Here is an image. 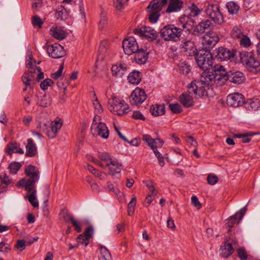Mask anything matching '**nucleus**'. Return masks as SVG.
I'll return each mask as SVG.
<instances>
[{"label":"nucleus","instance_id":"6e6552de","mask_svg":"<svg viewBox=\"0 0 260 260\" xmlns=\"http://www.w3.org/2000/svg\"><path fill=\"white\" fill-rule=\"evenodd\" d=\"M206 13L214 23L220 24L223 22V17L218 5H208L206 9Z\"/></svg>","mask_w":260,"mask_h":260},{"label":"nucleus","instance_id":"cd10ccee","mask_svg":"<svg viewBox=\"0 0 260 260\" xmlns=\"http://www.w3.org/2000/svg\"><path fill=\"white\" fill-rule=\"evenodd\" d=\"M210 20L207 19L201 21L197 26L196 29L198 32L204 33L207 30H209L212 27Z\"/></svg>","mask_w":260,"mask_h":260},{"label":"nucleus","instance_id":"7ed1b4c3","mask_svg":"<svg viewBox=\"0 0 260 260\" xmlns=\"http://www.w3.org/2000/svg\"><path fill=\"white\" fill-rule=\"evenodd\" d=\"M200 83L197 82L196 80L192 81L188 86L187 91L179 96V101L184 107L188 108L193 106V95L197 98L204 95L205 88L200 86Z\"/></svg>","mask_w":260,"mask_h":260},{"label":"nucleus","instance_id":"09e8293b","mask_svg":"<svg viewBox=\"0 0 260 260\" xmlns=\"http://www.w3.org/2000/svg\"><path fill=\"white\" fill-rule=\"evenodd\" d=\"M136 202V197L135 196H133L131 201L127 205L128 215L131 216L134 213Z\"/></svg>","mask_w":260,"mask_h":260},{"label":"nucleus","instance_id":"f257e3e1","mask_svg":"<svg viewBox=\"0 0 260 260\" xmlns=\"http://www.w3.org/2000/svg\"><path fill=\"white\" fill-rule=\"evenodd\" d=\"M193 24V21L188 16H182L179 18L178 23L181 27H177L173 24L167 25L161 29L160 36L166 41L177 42L183 35V30H191Z\"/></svg>","mask_w":260,"mask_h":260},{"label":"nucleus","instance_id":"2eb2a0df","mask_svg":"<svg viewBox=\"0 0 260 260\" xmlns=\"http://www.w3.org/2000/svg\"><path fill=\"white\" fill-rule=\"evenodd\" d=\"M236 51L231 50L229 49L219 47L216 50V57L220 61L227 60L233 58L235 55Z\"/></svg>","mask_w":260,"mask_h":260},{"label":"nucleus","instance_id":"72a5a7b5","mask_svg":"<svg viewBox=\"0 0 260 260\" xmlns=\"http://www.w3.org/2000/svg\"><path fill=\"white\" fill-rule=\"evenodd\" d=\"M246 108L249 111H256L259 107V101L257 99H249L245 103Z\"/></svg>","mask_w":260,"mask_h":260},{"label":"nucleus","instance_id":"c9c22d12","mask_svg":"<svg viewBox=\"0 0 260 260\" xmlns=\"http://www.w3.org/2000/svg\"><path fill=\"white\" fill-rule=\"evenodd\" d=\"M51 102V96L48 94H45L38 99L37 104L40 107L45 108L49 106Z\"/></svg>","mask_w":260,"mask_h":260},{"label":"nucleus","instance_id":"aec40b11","mask_svg":"<svg viewBox=\"0 0 260 260\" xmlns=\"http://www.w3.org/2000/svg\"><path fill=\"white\" fill-rule=\"evenodd\" d=\"M5 151L10 156H12L13 153L21 154L24 153V150L21 148L19 145L15 142L9 143L6 147Z\"/></svg>","mask_w":260,"mask_h":260},{"label":"nucleus","instance_id":"bf43d9fd","mask_svg":"<svg viewBox=\"0 0 260 260\" xmlns=\"http://www.w3.org/2000/svg\"><path fill=\"white\" fill-rule=\"evenodd\" d=\"M25 246L26 242L24 240H18L14 247L19 251H22L25 248Z\"/></svg>","mask_w":260,"mask_h":260},{"label":"nucleus","instance_id":"79ce46f5","mask_svg":"<svg viewBox=\"0 0 260 260\" xmlns=\"http://www.w3.org/2000/svg\"><path fill=\"white\" fill-rule=\"evenodd\" d=\"M22 80L23 84L26 86L23 89V91H26L27 87H29L30 89H32L33 88L35 81H32V80L29 79L28 76H27L26 73H24L22 75Z\"/></svg>","mask_w":260,"mask_h":260},{"label":"nucleus","instance_id":"e2e57ef3","mask_svg":"<svg viewBox=\"0 0 260 260\" xmlns=\"http://www.w3.org/2000/svg\"><path fill=\"white\" fill-rule=\"evenodd\" d=\"M85 168L89 170L91 173H92L93 174L95 175V177H101V173L99 172V171L96 170L95 168H93V166L87 164Z\"/></svg>","mask_w":260,"mask_h":260},{"label":"nucleus","instance_id":"4d7b16f0","mask_svg":"<svg viewBox=\"0 0 260 260\" xmlns=\"http://www.w3.org/2000/svg\"><path fill=\"white\" fill-rule=\"evenodd\" d=\"M77 241L78 243L84 245L85 246H86L89 243V240L84 234H80L77 237Z\"/></svg>","mask_w":260,"mask_h":260},{"label":"nucleus","instance_id":"3c124183","mask_svg":"<svg viewBox=\"0 0 260 260\" xmlns=\"http://www.w3.org/2000/svg\"><path fill=\"white\" fill-rule=\"evenodd\" d=\"M237 255L241 260H246L248 255L245 249L243 247L239 248L237 250Z\"/></svg>","mask_w":260,"mask_h":260},{"label":"nucleus","instance_id":"ea45409f","mask_svg":"<svg viewBox=\"0 0 260 260\" xmlns=\"http://www.w3.org/2000/svg\"><path fill=\"white\" fill-rule=\"evenodd\" d=\"M224 241L225 243H227L228 244H230L234 250L238 246L237 238L232 234H230L229 237L226 236Z\"/></svg>","mask_w":260,"mask_h":260},{"label":"nucleus","instance_id":"a19ab883","mask_svg":"<svg viewBox=\"0 0 260 260\" xmlns=\"http://www.w3.org/2000/svg\"><path fill=\"white\" fill-rule=\"evenodd\" d=\"M226 6L229 12L231 14H236L239 10V5L234 2H230Z\"/></svg>","mask_w":260,"mask_h":260},{"label":"nucleus","instance_id":"ddd939ff","mask_svg":"<svg viewBox=\"0 0 260 260\" xmlns=\"http://www.w3.org/2000/svg\"><path fill=\"white\" fill-rule=\"evenodd\" d=\"M122 47L125 54L130 55L138 50V46L134 38L125 39L122 42Z\"/></svg>","mask_w":260,"mask_h":260},{"label":"nucleus","instance_id":"4be33fe9","mask_svg":"<svg viewBox=\"0 0 260 260\" xmlns=\"http://www.w3.org/2000/svg\"><path fill=\"white\" fill-rule=\"evenodd\" d=\"M25 148V155L27 156L34 157L37 153V148L36 145L31 139H27Z\"/></svg>","mask_w":260,"mask_h":260},{"label":"nucleus","instance_id":"7c9ffc66","mask_svg":"<svg viewBox=\"0 0 260 260\" xmlns=\"http://www.w3.org/2000/svg\"><path fill=\"white\" fill-rule=\"evenodd\" d=\"M111 71L113 75L115 76L120 77L126 71V67L121 63L119 64H115L112 67Z\"/></svg>","mask_w":260,"mask_h":260},{"label":"nucleus","instance_id":"f3484780","mask_svg":"<svg viewBox=\"0 0 260 260\" xmlns=\"http://www.w3.org/2000/svg\"><path fill=\"white\" fill-rule=\"evenodd\" d=\"M91 131L93 135L99 136L104 139L108 138L109 135L108 127L104 123H100L95 126L91 125Z\"/></svg>","mask_w":260,"mask_h":260},{"label":"nucleus","instance_id":"bb28decb","mask_svg":"<svg viewBox=\"0 0 260 260\" xmlns=\"http://www.w3.org/2000/svg\"><path fill=\"white\" fill-rule=\"evenodd\" d=\"M35 180H20L17 185L19 187H24L27 191L30 192L35 190Z\"/></svg>","mask_w":260,"mask_h":260},{"label":"nucleus","instance_id":"603ef678","mask_svg":"<svg viewBox=\"0 0 260 260\" xmlns=\"http://www.w3.org/2000/svg\"><path fill=\"white\" fill-rule=\"evenodd\" d=\"M191 16L196 17L199 15L202 11V9H200L195 4H192L190 7Z\"/></svg>","mask_w":260,"mask_h":260},{"label":"nucleus","instance_id":"4c0bfd02","mask_svg":"<svg viewBox=\"0 0 260 260\" xmlns=\"http://www.w3.org/2000/svg\"><path fill=\"white\" fill-rule=\"evenodd\" d=\"M147 11L149 13V21L152 23H156L160 17L159 12L153 10L152 9H147Z\"/></svg>","mask_w":260,"mask_h":260},{"label":"nucleus","instance_id":"e433bc0d","mask_svg":"<svg viewBox=\"0 0 260 260\" xmlns=\"http://www.w3.org/2000/svg\"><path fill=\"white\" fill-rule=\"evenodd\" d=\"M69 16V13L62 6L58 8L55 13V17L57 20H64L67 19Z\"/></svg>","mask_w":260,"mask_h":260},{"label":"nucleus","instance_id":"6ab92c4d","mask_svg":"<svg viewBox=\"0 0 260 260\" xmlns=\"http://www.w3.org/2000/svg\"><path fill=\"white\" fill-rule=\"evenodd\" d=\"M143 183L148 188L149 191L151 192V193L148 194L145 199V202L148 204V206L151 203L153 197L157 194L158 191L154 188L153 184L150 180H144L143 181Z\"/></svg>","mask_w":260,"mask_h":260},{"label":"nucleus","instance_id":"5701e85b","mask_svg":"<svg viewBox=\"0 0 260 260\" xmlns=\"http://www.w3.org/2000/svg\"><path fill=\"white\" fill-rule=\"evenodd\" d=\"M28 58L26 60V67L28 69V71L25 72L24 73L27 74V76H28L29 79L32 80V81H35L36 69L34 67V63L32 61V55H29Z\"/></svg>","mask_w":260,"mask_h":260},{"label":"nucleus","instance_id":"58836bf2","mask_svg":"<svg viewBox=\"0 0 260 260\" xmlns=\"http://www.w3.org/2000/svg\"><path fill=\"white\" fill-rule=\"evenodd\" d=\"M100 251L101 254L100 260H112L110 252L105 247L101 245Z\"/></svg>","mask_w":260,"mask_h":260},{"label":"nucleus","instance_id":"864d4df0","mask_svg":"<svg viewBox=\"0 0 260 260\" xmlns=\"http://www.w3.org/2000/svg\"><path fill=\"white\" fill-rule=\"evenodd\" d=\"M53 84V82L51 79L47 78L43 81L40 84V87L44 90L48 89V87L51 86Z\"/></svg>","mask_w":260,"mask_h":260},{"label":"nucleus","instance_id":"774afa93","mask_svg":"<svg viewBox=\"0 0 260 260\" xmlns=\"http://www.w3.org/2000/svg\"><path fill=\"white\" fill-rule=\"evenodd\" d=\"M240 44L244 47H248L250 44V41L249 38L243 36L240 39Z\"/></svg>","mask_w":260,"mask_h":260},{"label":"nucleus","instance_id":"5fc2aeb1","mask_svg":"<svg viewBox=\"0 0 260 260\" xmlns=\"http://www.w3.org/2000/svg\"><path fill=\"white\" fill-rule=\"evenodd\" d=\"M169 107L172 112L174 114H178L182 112V109L181 106L178 104H170Z\"/></svg>","mask_w":260,"mask_h":260},{"label":"nucleus","instance_id":"1a4fd4ad","mask_svg":"<svg viewBox=\"0 0 260 260\" xmlns=\"http://www.w3.org/2000/svg\"><path fill=\"white\" fill-rule=\"evenodd\" d=\"M247 211L246 207L242 208L239 212H236L234 215L231 216L229 218L225 221V226L228 228V233L231 232V228L234 226L235 224H238L242 219L244 214Z\"/></svg>","mask_w":260,"mask_h":260},{"label":"nucleus","instance_id":"0eeeda50","mask_svg":"<svg viewBox=\"0 0 260 260\" xmlns=\"http://www.w3.org/2000/svg\"><path fill=\"white\" fill-rule=\"evenodd\" d=\"M108 103L110 105L109 110L114 114L122 115L128 112L129 106L123 100L113 96L109 100Z\"/></svg>","mask_w":260,"mask_h":260},{"label":"nucleus","instance_id":"a211bd4d","mask_svg":"<svg viewBox=\"0 0 260 260\" xmlns=\"http://www.w3.org/2000/svg\"><path fill=\"white\" fill-rule=\"evenodd\" d=\"M226 78L230 82L238 84H241L245 80L244 75L240 71H230L228 73V76H226Z\"/></svg>","mask_w":260,"mask_h":260},{"label":"nucleus","instance_id":"49530a36","mask_svg":"<svg viewBox=\"0 0 260 260\" xmlns=\"http://www.w3.org/2000/svg\"><path fill=\"white\" fill-rule=\"evenodd\" d=\"M60 216L65 222L71 221L73 216L70 213L69 210L66 208L61 210Z\"/></svg>","mask_w":260,"mask_h":260},{"label":"nucleus","instance_id":"f8f14e48","mask_svg":"<svg viewBox=\"0 0 260 260\" xmlns=\"http://www.w3.org/2000/svg\"><path fill=\"white\" fill-rule=\"evenodd\" d=\"M134 32L136 35L145 37L150 40H155L157 37V33L154 29L145 26L136 28Z\"/></svg>","mask_w":260,"mask_h":260},{"label":"nucleus","instance_id":"a18cd8bd","mask_svg":"<svg viewBox=\"0 0 260 260\" xmlns=\"http://www.w3.org/2000/svg\"><path fill=\"white\" fill-rule=\"evenodd\" d=\"M231 37L234 39H240L243 36L242 31L237 26H235L231 32Z\"/></svg>","mask_w":260,"mask_h":260},{"label":"nucleus","instance_id":"338daca9","mask_svg":"<svg viewBox=\"0 0 260 260\" xmlns=\"http://www.w3.org/2000/svg\"><path fill=\"white\" fill-rule=\"evenodd\" d=\"M72 224L75 228V229L78 232H80L82 231L80 222L73 217L71 221Z\"/></svg>","mask_w":260,"mask_h":260},{"label":"nucleus","instance_id":"c03bdc74","mask_svg":"<svg viewBox=\"0 0 260 260\" xmlns=\"http://www.w3.org/2000/svg\"><path fill=\"white\" fill-rule=\"evenodd\" d=\"M256 134H257V133H246L242 134H237L234 135V137L236 138H243L242 142L246 143L251 141V139L249 138V137L253 136Z\"/></svg>","mask_w":260,"mask_h":260},{"label":"nucleus","instance_id":"69168bd1","mask_svg":"<svg viewBox=\"0 0 260 260\" xmlns=\"http://www.w3.org/2000/svg\"><path fill=\"white\" fill-rule=\"evenodd\" d=\"M43 22L38 16H35L32 17V23L35 26L41 27Z\"/></svg>","mask_w":260,"mask_h":260},{"label":"nucleus","instance_id":"6e6d98bb","mask_svg":"<svg viewBox=\"0 0 260 260\" xmlns=\"http://www.w3.org/2000/svg\"><path fill=\"white\" fill-rule=\"evenodd\" d=\"M113 6L117 11H121L124 8V0H113Z\"/></svg>","mask_w":260,"mask_h":260},{"label":"nucleus","instance_id":"de8ad7c7","mask_svg":"<svg viewBox=\"0 0 260 260\" xmlns=\"http://www.w3.org/2000/svg\"><path fill=\"white\" fill-rule=\"evenodd\" d=\"M21 167V165L20 162L14 161L9 165L8 168L11 174H16Z\"/></svg>","mask_w":260,"mask_h":260},{"label":"nucleus","instance_id":"8fccbe9b","mask_svg":"<svg viewBox=\"0 0 260 260\" xmlns=\"http://www.w3.org/2000/svg\"><path fill=\"white\" fill-rule=\"evenodd\" d=\"M98 156L102 160L106 162V166L107 165V164L111 162L112 161L110 155L107 152H99Z\"/></svg>","mask_w":260,"mask_h":260},{"label":"nucleus","instance_id":"4468645a","mask_svg":"<svg viewBox=\"0 0 260 260\" xmlns=\"http://www.w3.org/2000/svg\"><path fill=\"white\" fill-rule=\"evenodd\" d=\"M62 125V121L59 118H56V119L51 123L50 126L47 128L46 130V134L47 136L50 138H54L57 135L58 131L61 128Z\"/></svg>","mask_w":260,"mask_h":260},{"label":"nucleus","instance_id":"680f3d73","mask_svg":"<svg viewBox=\"0 0 260 260\" xmlns=\"http://www.w3.org/2000/svg\"><path fill=\"white\" fill-rule=\"evenodd\" d=\"M0 252H7L11 250V245L9 243L2 241L0 243Z\"/></svg>","mask_w":260,"mask_h":260},{"label":"nucleus","instance_id":"c756f323","mask_svg":"<svg viewBox=\"0 0 260 260\" xmlns=\"http://www.w3.org/2000/svg\"><path fill=\"white\" fill-rule=\"evenodd\" d=\"M220 251V254L223 257L227 258L233 253L234 249L230 244L225 243L224 241L221 245Z\"/></svg>","mask_w":260,"mask_h":260},{"label":"nucleus","instance_id":"39448f33","mask_svg":"<svg viewBox=\"0 0 260 260\" xmlns=\"http://www.w3.org/2000/svg\"><path fill=\"white\" fill-rule=\"evenodd\" d=\"M241 59L250 72L256 73L260 71V62L251 52H243L241 54Z\"/></svg>","mask_w":260,"mask_h":260},{"label":"nucleus","instance_id":"473e14b6","mask_svg":"<svg viewBox=\"0 0 260 260\" xmlns=\"http://www.w3.org/2000/svg\"><path fill=\"white\" fill-rule=\"evenodd\" d=\"M109 170V173L112 176L116 174H119L121 171V165L115 161L112 160L111 162L107 164L106 166Z\"/></svg>","mask_w":260,"mask_h":260},{"label":"nucleus","instance_id":"f704fd0d","mask_svg":"<svg viewBox=\"0 0 260 260\" xmlns=\"http://www.w3.org/2000/svg\"><path fill=\"white\" fill-rule=\"evenodd\" d=\"M127 79L131 84H138L141 81V74L140 72L134 71L129 74Z\"/></svg>","mask_w":260,"mask_h":260},{"label":"nucleus","instance_id":"f03ea898","mask_svg":"<svg viewBox=\"0 0 260 260\" xmlns=\"http://www.w3.org/2000/svg\"><path fill=\"white\" fill-rule=\"evenodd\" d=\"M206 71L204 70L201 74L200 81L196 80L197 82L200 83V86L203 87V85L211 86L214 83L218 86H221L226 81L227 72L221 64H215L212 69V71Z\"/></svg>","mask_w":260,"mask_h":260},{"label":"nucleus","instance_id":"20e7f679","mask_svg":"<svg viewBox=\"0 0 260 260\" xmlns=\"http://www.w3.org/2000/svg\"><path fill=\"white\" fill-rule=\"evenodd\" d=\"M196 61L200 68L203 70H209L213 65L212 55L207 50H202L196 52L194 55Z\"/></svg>","mask_w":260,"mask_h":260},{"label":"nucleus","instance_id":"13d9d810","mask_svg":"<svg viewBox=\"0 0 260 260\" xmlns=\"http://www.w3.org/2000/svg\"><path fill=\"white\" fill-rule=\"evenodd\" d=\"M143 140L148 144V145L151 147V148H154V139L152 138L150 135H143Z\"/></svg>","mask_w":260,"mask_h":260},{"label":"nucleus","instance_id":"dca6fc26","mask_svg":"<svg viewBox=\"0 0 260 260\" xmlns=\"http://www.w3.org/2000/svg\"><path fill=\"white\" fill-rule=\"evenodd\" d=\"M227 104L231 107H238L242 105L244 103V96L238 92L229 94L226 99Z\"/></svg>","mask_w":260,"mask_h":260},{"label":"nucleus","instance_id":"37998d69","mask_svg":"<svg viewBox=\"0 0 260 260\" xmlns=\"http://www.w3.org/2000/svg\"><path fill=\"white\" fill-rule=\"evenodd\" d=\"M36 190H34L30 194L26 196V197L28 199L29 203L34 207H37L39 206V203L36 197Z\"/></svg>","mask_w":260,"mask_h":260},{"label":"nucleus","instance_id":"9d476101","mask_svg":"<svg viewBox=\"0 0 260 260\" xmlns=\"http://www.w3.org/2000/svg\"><path fill=\"white\" fill-rule=\"evenodd\" d=\"M129 99L132 105H139L146 99V94L144 89L137 87L132 92Z\"/></svg>","mask_w":260,"mask_h":260},{"label":"nucleus","instance_id":"052dcab7","mask_svg":"<svg viewBox=\"0 0 260 260\" xmlns=\"http://www.w3.org/2000/svg\"><path fill=\"white\" fill-rule=\"evenodd\" d=\"M12 180H0V193L6 190L7 185L12 182Z\"/></svg>","mask_w":260,"mask_h":260},{"label":"nucleus","instance_id":"2f4dec72","mask_svg":"<svg viewBox=\"0 0 260 260\" xmlns=\"http://www.w3.org/2000/svg\"><path fill=\"white\" fill-rule=\"evenodd\" d=\"M150 112L153 116H161L165 113V106L164 105H152L150 109Z\"/></svg>","mask_w":260,"mask_h":260},{"label":"nucleus","instance_id":"9b49d317","mask_svg":"<svg viewBox=\"0 0 260 260\" xmlns=\"http://www.w3.org/2000/svg\"><path fill=\"white\" fill-rule=\"evenodd\" d=\"M47 50L49 56L53 58H59L65 55L63 47L57 43L47 45Z\"/></svg>","mask_w":260,"mask_h":260},{"label":"nucleus","instance_id":"412c9836","mask_svg":"<svg viewBox=\"0 0 260 260\" xmlns=\"http://www.w3.org/2000/svg\"><path fill=\"white\" fill-rule=\"evenodd\" d=\"M183 2L181 0H169L166 11L168 13L178 12L181 10Z\"/></svg>","mask_w":260,"mask_h":260},{"label":"nucleus","instance_id":"c85d7f7f","mask_svg":"<svg viewBox=\"0 0 260 260\" xmlns=\"http://www.w3.org/2000/svg\"><path fill=\"white\" fill-rule=\"evenodd\" d=\"M25 173L31 179H38L40 177L39 170L34 166L28 165L25 167Z\"/></svg>","mask_w":260,"mask_h":260},{"label":"nucleus","instance_id":"423d86ee","mask_svg":"<svg viewBox=\"0 0 260 260\" xmlns=\"http://www.w3.org/2000/svg\"><path fill=\"white\" fill-rule=\"evenodd\" d=\"M192 35L189 32L186 36H181L178 40L180 41V48L185 53L186 55L193 56L197 51L194 42L192 41Z\"/></svg>","mask_w":260,"mask_h":260},{"label":"nucleus","instance_id":"b1692460","mask_svg":"<svg viewBox=\"0 0 260 260\" xmlns=\"http://www.w3.org/2000/svg\"><path fill=\"white\" fill-rule=\"evenodd\" d=\"M167 3V0H153L150 2L147 9H152L160 12Z\"/></svg>","mask_w":260,"mask_h":260},{"label":"nucleus","instance_id":"393cba45","mask_svg":"<svg viewBox=\"0 0 260 260\" xmlns=\"http://www.w3.org/2000/svg\"><path fill=\"white\" fill-rule=\"evenodd\" d=\"M50 35L54 38L62 40L67 36L66 32L61 28L58 27H52L50 30Z\"/></svg>","mask_w":260,"mask_h":260},{"label":"nucleus","instance_id":"a878e982","mask_svg":"<svg viewBox=\"0 0 260 260\" xmlns=\"http://www.w3.org/2000/svg\"><path fill=\"white\" fill-rule=\"evenodd\" d=\"M135 59L138 64H144L148 59V53L143 49H140L135 52Z\"/></svg>","mask_w":260,"mask_h":260},{"label":"nucleus","instance_id":"0e129e2a","mask_svg":"<svg viewBox=\"0 0 260 260\" xmlns=\"http://www.w3.org/2000/svg\"><path fill=\"white\" fill-rule=\"evenodd\" d=\"M99 23L101 29L103 28L107 23V18L106 14L104 12H102L101 13V18Z\"/></svg>","mask_w":260,"mask_h":260}]
</instances>
